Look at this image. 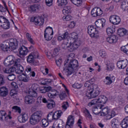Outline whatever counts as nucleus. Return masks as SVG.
<instances>
[{
  "mask_svg": "<svg viewBox=\"0 0 128 128\" xmlns=\"http://www.w3.org/2000/svg\"><path fill=\"white\" fill-rule=\"evenodd\" d=\"M58 94H60L58 92V91L56 90H54L50 91V92L48 94V98H56V96H58Z\"/></svg>",
  "mask_w": 128,
  "mask_h": 128,
  "instance_id": "37",
  "label": "nucleus"
},
{
  "mask_svg": "<svg viewBox=\"0 0 128 128\" xmlns=\"http://www.w3.org/2000/svg\"><path fill=\"white\" fill-rule=\"evenodd\" d=\"M47 120H48V122H52L54 120V114L52 113V112H50L48 116H47Z\"/></svg>",
  "mask_w": 128,
  "mask_h": 128,
  "instance_id": "52",
  "label": "nucleus"
},
{
  "mask_svg": "<svg viewBox=\"0 0 128 128\" xmlns=\"http://www.w3.org/2000/svg\"><path fill=\"white\" fill-rule=\"evenodd\" d=\"M42 128H46V126H48V120L46 118L42 120Z\"/></svg>",
  "mask_w": 128,
  "mask_h": 128,
  "instance_id": "50",
  "label": "nucleus"
},
{
  "mask_svg": "<svg viewBox=\"0 0 128 128\" xmlns=\"http://www.w3.org/2000/svg\"><path fill=\"white\" fill-rule=\"evenodd\" d=\"M99 56L102 58H104V60H107L106 58H108V53L104 50H100L99 51Z\"/></svg>",
  "mask_w": 128,
  "mask_h": 128,
  "instance_id": "42",
  "label": "nucleus"
},
{
  "mask_svg": "<svg viewBox=\"0 0 128 128\" xmlns=\"http://www.w3.org/2000/svg\"><path fill=\"white\" fill-rule=\"evenodd\" d=\"M30 54H32L31 58H32L33 60H34L36 58H38V52H32Z\"/></svg>",
  "mask_w": 128,
  "mask_h": 128,
  "instance_id": "51",
  "label": "nucleus"
},
{
  "mask_svg": "<svg viewBox=\"0 0 128 128\" xmlns=\"http://www.w3.org/2000/svg\"><path fill=\"white\" fill-rule=\"evenodd\" d=\"M114 80H116V77H114V76H107L104 80V82L106 86H110L112 84Z\"/></svg>",
  "mask_w": 128,
  "mask_h": 128,
  "instance_id": "27",
  "label": "nucleus"
},
{
  "mask_svg": "<svg viewBox=\"0 0 128 128\" xmlns=\"http://www.w3.org/2000/svg\"><path fill=\"white\" fill-rule=\"evenodd\" d=\"M46 106L48 110H52L56 108V102L54 100H52L46 104Z\"/></svg>",
  "mask_w": 128,
  "mask_h": 128,
  "instance_id": "34",
  "label": "nucleus"
},
{
  "mask_svg": "<svg viewBox=\"0 0 128 128\" xmlns=\"http://www.w3.org/2000/svg\"><path fill=\"white\" fill-rule=\"evenodd\" d=\"M12 109L13 110H15L16 112H18V114H20L21 112L20 108L18 106H14L12 108Z\"/></svg>",
  "mask_w": 128,
  "mask_h": 128,
  "instance_id": "57",
  "label": "nucleus"
},
{
  "mask_svg": "<svg viewBox=\"0 0 128 128\" xmlns=\"http://www.w3.org/2000/svg\"><path fill=\"white\" fill-rule=\"evenodd\" d=\"M12 118V112L8 111V113L4 110H0V122H8Z\"/></svg>",
  "mask_w": 128,
  "mask_h": 128,
  "instance_id": "8",
  "label": "nucleus"
},
{
  "mask_svg": "<svg viewBox=\"0 0 128 128\" xmlns=\"http://www.w3.org/2000/svg\"><path fill=\"white\" fill-rule=\"evenodd\" d=\"M38 88V84H32L31 88H28L26 90V94H30L34 98H38V92L36 90Z\"/></svg>",
  "mask_w": 128,
  "mask_h": 128,
  "instance_id": "11",
  "label": "nucleus"
},
{
  "mask_svg": "<svg viewBox=\"0 0 128 128\" xmlns=\"http://www.w3.org/2000/svg\"><path fill=\"white\" fill-rule=\"evenodd\" d=\"M83 112L86 118H88V120H92V115L90 114V112L88 111V109L84 108Z\"/></svg>",
  "mask_w": 128,
  "mask_h": 128,
  "instance_id": "43",
  "label": "nucleus"
},
{
  "mask_svg": "<svg viewBox=\"0 0 128 128\" xmlns=\"http://www.w3.org/2000/svg\"><path fill=\"white\" fill-rule=\"evenodd\" d=\"M52 90V87H41L40 88V94H46L47 92H50Z\"/></svg>",
  "mask_w": 128,
  "mask_h": 128,
  "instance_id": "40",
  "label": "nucleus"
},
{
  "mask_svg": "<svg viewBox=\"0 0 128 128\" xmlns=\"http://www.w3.org/2000/svg\"><path fill=\"white\" fill-rule=\"evenodd\" d=\"M8 94V88L6 86H2L0 88V96H6Z\"/></svg>",
  "mask_w": 128,
  "mask_h": 128,
  "instance_id": "29",
  "label": "nucleus"
},
{
  "mask_svg": "<svg viewBox=\"0 0 128 128\" xmlns=\"http://www.w3.org/2000/svg\"><path fill=\"white\" fill-rule=\"evenodd\" d=\"M4 84V76L2 74H0V86Z\"/></svg>",
  "mask_w": 128,
  "mask_h": 128,
  "instance_id": "56",
  "label": "nucleus"
},
{
  "mask_svg": "<svg viewBox=\"0 0 128 128\" xmlns=\"http://www.w3.org/2000/svg\"><path fill=\"white\" fill-rule=\"evenodd\" d=\"M104 64L106 66V70L108 72H112L114 70V64L108 59H104Z\"/></svg>",
  "mask_w": 128,
  "mask_h": 128,
  "instance_id": "16",
  "label": "nucleus"
},
{
  "mask_svg": "<svg viewBox=\"0 0 128 128\" xmlns=\"http://www.w3.org/2000/svg\"><path fill=\"white\" fill-rule=\"evenodd\" d=\"M119 124H120V122H118V120L116 118H113L111 120V126L112 128H118Z\"/></svg>",
  "mask_w": 128,
  "mask_h": 128,
  "instance_id": "35",
  "label": "nucleus"
},
{
  "mask_svg": "<svg viewBox=\"0 0 128 128\" xmlns=\"http://www.w3.org/2000/svg\"><path fill=\"white\" fill-rule=\"evenodd\" d=\"M42 98H43L42 96L38 98L36 102L38 104H42Z\"/></svg>",
  "mask_w": 128,
  "mask_h": 128,
  "instance_id": "63",
  "label": "nucleus"
},
{
  "mask_svg": "<svg viewBox=\"0 0 128 128\" xmlns=\"http://www.w3.org/2000/svg\"><path fill=\"white\" fill-rule=\"evenodd\" d=\"M70 104H68V102H64L62 105V108L63 110H68V108Z\"/></svg>",
  "mask_w": 128,
  "mask_h": 128,
  "instance_id": "47",
  "label": "nucleus"
},
{
  "mask_svg": "<svg viewBox=\"0 0 128 128\" xmlns=\"http://www.w3.org/2000/svg\"><path fill=\"white\" fill-rule=\"evenodd\" d=\"M76 22L72 21L70 22V24L68 25V28H74V26H76Z\"/></svg>",
  "mask_w": 128,
  "mask_h": 128,
  "instance_id": "62",
  "label": "nucleus"
},
{
  "mask_svg": "<svg viewBox=\"0 0 128 128\" xmlns=\"http://www.w3.org/2000/svg\"><path fill=\"white\" fill-rule=\"evenodd\" d=\"M54 36V29L52 27L48 26L44 31V38L46 40L50 42L52 40Z\"/></svg>",
  "mask_w": 128,
  "mask_h": 128,
  "instance_id": "9",
  "label": "nucleus"
},
{
  "mask_svg": "<svg viewBox=\"0 0 128 128\" xmlns=\"http://www.w3.org/2000/svg\"><path fill=\"white\" fill-rule=\"evenodd\" d=\"M9 43V50H14L18 48V40L16 39H10L8 40Z\"/></svg>",
  "mask_w": 128,
  "mask_h": 128,
  "instance_id": "17",
  "label": "nucleus"
},
{
  "mask_svg": "<svg viewBox=\"0 0 128 128\" xmlns=\"http://www.w3.org/2000/svg\"><path fill=\"white\" fill-rule=\"evenodd\" d=\"M93 112L94 114H98L100 116H102L100 114H102V110L99 111L98 110V108L96 107L93 108Z\"/></svg>",
  "mask_w": 128,
  "mask_h": 128,
  "instance_id": "49",
  "label": "nucleus"
},
{
  "mask_svg": "<svg viewBox=\"0 0 128 128\" xmlns=\"http://www.w3.org/2000/svg\"><path fill=\"white\" fill-rule=\"evenodd\" d=\"M104 14L102 10L100 8H94L91 11V14L94 18H96V16H100L102 14Z\"/></svg>",
  "mask_w": 128,
  "mask_h": 128,
  "instance_id": "15",
  "label": "nucleus"
},
{
  "mask_svg": "<svg viewBox=\"0 0 128 128\" xmlns=\"http://www.w3.org/2000/svg\"><path fill=\"white\" fill-rule=\"evenodd\" d=\"M26 38L28 40V42H30V44H34V40L32 38V36L30 35V34L28 33H26Z\"/></svg>",
  "mask_w": 128,
  "mask_h": 128,
  "instance_id": "48",
  "label": "nucleus"
},
{
  "mask_svg": "<svg viewBox=\"0 0 128 128\" xmlns=\"http://www.w3.org/2000/svg\"><path fill=\"white\" fill-rule=\"evenodd\" d=\"M18 94V88H13L10 92V95L11 96H14L15 94Z\"/></svg>",
  "mask_w": 128,
  "mask_h": 128,
  "instance_id": "53",
  "label": "nucleus"
},
{
  "mask_svg": "<svg viewBox=\"0 0 128 128\" xmlns=\"http://www.w3.org/2000/svg\"><path fill=\"white\" fill-rule=\"evenodd\" d=\"M120 50L122 52L126 54H128V44L124 46H122L120 48Z\"/></svg>",
  "mask_w": 128,
  "mask_h": 128,
  "instance_id": "46",
  "label": "nucleus"
},
{
  "mask_svg": "<svg viewBox=\"0 0 128 128\" xmlns=\"http://www.w3.org/2000/svg\"><path fill=\"white\" fill-rule=\"evenodd\" d=\"M56 62L58 66H62V58H60L58 60H56Z\"/></svg>",
  "mask_w": 128,
  "mask_h": 128,
  "instance_id": "64",
  "label": "nucleus"
},
{
  "mask_svg": "<svg viewBox=\"0 0 128 128\" xmlns=\"http://www.w3.org/2000/svg\"><path fill=\"white\" fill-rule=\"evenodd\" d=\"M28 120V115L26 114H23L18 116L19 122H26Z\"/></svg>",
  "mask_w": 128,
  "mask_h": 128,
  "instance_id": "28",
  "label": "nucleus"
},
{
  "mask_svg": "<svg viewBox=\"0 0 128 128\" xmlns=\"http://www.w3.org/2000/svg\"><path fill=\"white\" fill-rule=\"evenodd\" d=\"M57 3L58 4V6L64 8L65 6H66L68 4V0H58Z\"/></svg>",
  "mask_w": 128,
  "mask_h": 128,
  "instance_id": "41",
  "label": "nucleus"
},
{
  "mask_svg": "<svg viewBox=\"0 0 128 128\" xmlns=\"http://www.w3.org/2000/svg\"><path fill=\"white\" fill-rule=\"evenodd\" d=\"M31 22H34L36 26H42L44 22V18L40 16L32 17L30 19Z\"/></svg>",
  "mask_w": 128,
  "mask_h": 128,
  "instance_id": "13",
  "label": "nucleus"
},
{
  "mask_svg": "<svg viewBox=\"0 0 128 128\" xmlns=\"http://www.w3.org/2000/svg\"><path fill=\"white\" fill-rule=\"evenodd\" d=\"M27 62L30 64H32L34 62V59L32 58V54H29L27 58Z\"/></svg>",
  "mask_w": 128,
  "mask_h": 128,
  "instance_id": "58",
  "label": "nucleus"
},
{
  "mask_svg": "<svg viewBox=\"0 0 128 128\" xmlns=\"http://www.w3.org/2000/svg\"><path fill=\"white\" fill-rule=\"evenodd\" d=\"M62 14H65V15L68 14H70L72 12V10L70 9V6H64L62 10Z\"/></svg>",
  "mask_w": 128,
  "mask_h": 128,
  "instance_id": "38",
  "label": "nucleus"
},
{
  "mask_svg": "<svg viewBox=\"0 0 128 128\" xmlns=\"http://www.w3.org/2000/svg\"><path fill=\"white\" fill-rule=\"evenodd\" d=\"M8 80L10 81L14 80H16V76L14 74L9 75L8 76Z\"/></svg>",
  "mask_w": 128,
  "mask_h": 128,
  "instance_id": "61",
  "label": "nucleus"
},
{
  "mask_svg": "<svg viewBox=\"0 0 128 128\" xmlns=\"http://www.w3.org/2000/svg\"><path fill=\"white\" fill-rule=\"evenodd\" d=\"M106 20L104 18L98 19L95 22V26L96 28H104L106 26Z\"/></svg>",
  "mask_w": 128,
  "mask_h": 128,
  "instance_id": "23",
  "label": "nucleus"
},
{
  "mask_svg": "<svg viewBox=\"0 0 128 128\" xmlns=\"http://www.w3.org/2000/svg\"><path fill=\"white\" fill-rule=\"evenodd\" d=\"M128 30L124 28H118L117 30V34L121 38L128 36Z\"/></svg>",
  "mask_w": 128,
  "mask_h": 128,
  "instance_id": "20",
  "label": "nucleus"
},
{
  "mask_svg": "<svg viewBox=\"0 0 128 128\" xmlns=\"http://www.w3.org/2000/svg\"><path fill=\"white\" fill-rule=\"evenodd\" d=\"M88 34L91 38H98L100 37L98 30L92 25L88 26Z\"/></svg>",
  "mask_w": 128,
  "mask_h": 128,
  "instance_id": "10",
  "label": "nucleus"
},
{
  "mask_svg": "<svg viewBox=\"0 0 128 128\" xmlns=\"http://www.w3.org/2000/svg\"><path fill=\"white\" fill-rule=\"evenodd\" d=\"M121 127L126 128L128 126V116L126 117L121 122Z\"/></svg>",
  "mask_w": 128,
  "mask_h": 128,
  "instance_id": "39",
  "label": "nucleus"
},
{
  "mask_svg": "<svg viewBox=\"0 0 128 128\" xmlns=\"http://www.w3.org/2000/svg\"><path fill=\"white\" fill-rule=\"evenodd\" d=\"M74 58V54L71 53L68 55L67 60L65 61L66 68L64 70L66 76H70L78 68V61Z\"/></svg>",
  "mask_w": 128,
  "mask_h": 128,
  "instance_id": "3",
  "label": "nucleus"
},
{
  "mask_svg": "<svg viewBox=\"0 0 128 128\" xmlns=\"http://www.w3.org/2000/svg\"><path fill=\"white\" fill-rule=\"evenodd\" d=\"M34 96H33L30 94L26 96L24 98V102L26 104H32L33 102H34Z\"/></svg>",
  "mask_w": 128,
  "mask_h": 128,
  "instance_id": "26",
  "label": "nucleus"
},
{
  "mask_svg": "<svg viewBox=\"0 0 128 128\" xmlns=\"http://www.w3.org/2000/svg\"><path fill=\"white\" fill-rule=\"evenodd\" d=\"M58 54V50L57 48H55L53 50H48L46 52V56L50 60H52V58H55Z\"/></svg>",
  "mask_w": 128,
  "mask_h": 128,
  "instance_id": "18",
  "label": "nucleus"
},
{
  "mask_svg": "<svg viewBox=\"0 0 128 128\" xmlns=\"http://www.w3.org/2000/svg\"><path fill=\"white\" fill-rule=\"evenodd\" d=\"M106 102H108V97L102 95L99 96L98 98L92 100L88 104V106L90 107L92 106H96V104L98 106L100 104L102 106H103L102 104H105Z\"/></svg>",
  "mask_w": 128,
  "mask_h": 128,
  "instance_id": "6",
  "label": "nucleus"
},
{
  "mask_svg": "<svg viewBox=\"0 0 128 128\" xmlns=\"http://www.w3.org/2000/svg\"><path fill=\"white\" fill-rule=\"evenodd\" d=\"M0 26L4 30H8L10 28V21L2 16H0Z\"/></svg>",
  "mask_w": 128,
  "mask_h": 128,
  "instance_id": "12",
  "label": "nucleus"
},
{
  "mask_svg": "<svg viewBox=\"0 0 128 128\" xmlns=\"http://www.w3.org/2000/svg\"><path fill=\"white\" fill-rule=\"evenodd\" d=\"M82 86V84L78 82H76L72 85V88H80Z\"/></svg>",
  "mask_w": 128,
  "mask_h": 128,
  "instance_id": "54",
  "label": "nucleus"
},
{
  "mask_svg": "<svg viewBox=\"0 0 128 128\" xmlns=\"http://www.w3.org/2000/svg\"><path fill=\"white\" fill-rule=\"evenodd\" d=\"M118 40V36L116 35H112L106 38L107 42L111 44H116V42H117Z\"/></svg>",
  "mask_w": 128,
  "mask_h": 128,
  "instance_id": "22",
  "label": "nucleus"
},
{
  "mask_svg": "<svg viewBox=\"0 0 128 128\" xmlns=\"http://www.w3.org/2000/svg\"><path fill=\"white\" fill-rule=\"evenodd\" d=\"M0 48L3 50V52H8V50H10V43L8 40L0 44Z\"/></svg>",
  "mask_w": 128,
  "mask_h": 128,
  "instance_id": "25",
  "label": "nucleus"
},
{
  "mask_svg": "<svg viewBox=\"0 0 128 128\" xmlns=\"http://www.w3.org/2000/svg\"><path fill=\"white\" fill-rule=\"evenodd\" d=\"M72 17L70 15H68L66 16L63 17V20L64 22H68L70 20H72Z\"/></svg>",
  "mask_w": 128,
  "mask_h": 128,
  "instance_id": "55",
  "label": "nucleus"
},
{
  "mask_svg": "<svg viewBox=\"0 0 128 128\" xmlns=\"http://www.w3.org/2000/svg\"><path fill=\"white\" fill-rule=\"evenodd\" d=\"M100 110H102L100 114L101 116H104L106 120H108L112 118L114 116H116V112L114 110H110L108 108V106L104 108V106L101 105V106L99 108Z\"/></svg>",
  "mask_w": 128,
  "mask_h": 128,
  "instance_id": "5",
  "label": "nucleus"
},
{
  "mask_svg": "<svg viewBox=\"0 0 128 128\" xmlns=\"http://www.w3.org/2000/svg\"><path fill=\"white\" fill-rule=\"evenodd\" d=\"M74 124V117L72 115H70L67 118L66 128H72Z\"/></svg>",
  "mask_w": 128,
  "mask_h": 128,
  "instance_id": "19",
  "label": "nucleus"
},
{
  "mask_svg": "<svg viewBox=\"0 0 128 128\" xmlns=\"http://www.w3.org/2000/svg\"><path fill=\"white\" fill-rule=\"evenodd\" d=\"M70 2L76 6H80L82 4V0H70Z\"/></svg>",
  "mask_w": 128,
  "mask_h": 128,
  "instance_id": "44",
  "label": "nucleus"
},
{
  "mask_svg": "<svg viewBox=\"0 0 128 128\" xmlns=\"http://www.w3.org/2000/svg\"><path fill=\"white\" fill-rule=\"evenodd\" d=\"M52 2H54V0H46V4L48 6H52Z\"/></svg>",
  "mask_w": 128,
  "mask_h": 128,
  "instance_id": "60",
  "label": "nucleus"
},
{
  "mask_svg": "<svg viewBox=\"0 0 128 128\" xmlns=\"http://www.w3.org/2000/svg\"><path fill=\"white\" fill-rule=\"evenodd\" d=\"M18 78L19 80L22 82H28L30 80V77H28L26 74L20 75L18 76Z\"/></svg>",
  "mask_w": 128,
  "mask_h": 128,
  "instance_id": "33",
  "label": "nucleus"
},
{
  "mask_svg": "<svg viewBox=\"0 0 128 128\" xmlns=\"http://www.w3.org/2000/svg\"><path fill=\"white\" fill-rule=\"evenodd\" d=\"M38 10H40V6L38 4L32 5L28 8V10L30 12H36Z\"/></svg>",
  "mask_w": 128,
  "mask_h": 128,
  "instance_id": "31",
  "label": "nucleus"
},
{
  "mask_svg": "<svg viewBox=\"0 0 128 128\" xmlns=\"http://www.w3.org/2000/svg\"><path fill=\"white\" fill-rule=\"evenodd\" d=\"M62 36L64 40L62 44V48L68 50L70 52H72L80 46L81 42L78 40V33L73 32L69 34L68 32H66L62 34Z\"/></svg>",
  "mask_w": 128,
  "mask_h": 128,
  "instance_id": "1",
  "label": "nucleus"
},
{
  "mask_svg": "<svg viewBox=\"0 0 128 128\" xmlns=\"http://www.w3.org/2000/svg\"><path fill=\"white\" fill-rule=\"evenodd\" d=\"M128 61L127 59L120 60L117 62V66L118 68H124L128 66Z\"/></svg>",
  "mask_w": 128,
  "mask_h": 128,
  "instance_id": "21",
  "label": "nucleus"
},
{
  "mask_svg": "<svg viewBox=\"0 0 128 128\" xmlns=\"http://www.w3.org/2000/svg\"><path fill=\"white\" fill-rule=\"evenodd\" d=\"M90 81H86L84 84V86L88 88L85 92V96L89 99L94 98L100 94V90L98 88H96V85L92 84Z\"/></svg>",
  "mask_w": 128,
  "mask_h": 128,
  "instance_id": "4",
  "label": "nucleus"
},
{
  "mask_svg": "<svg viewBox=\"0 0 128 128\" xmlns=\"http://www.w3.org/2000/svg\"><path fill=\"white\" fill-rule=\"evenodd\" d=\"M44 70H42V72L44 76H46V74H48V68L46 67L44 68Z\"/></svg>",
  "mask_w": 128,
  "mask_h": 128,
  "instance_id": "59",
  "label": "nucleus"
},
{
  "mask_svg": "<svg viewBox=\"0 0 128 128\" xmlns=\"http://www.w3.org/2000/svg\"><path fill=\"white\" fill-rule=\"evenodd\" d=\"M40 80L41 82V84H42L43 86L48 84L52 82L50 79H44V78L40 79Z\"/></svg>",
  "mask_w": 128,
  "mask_h": 128,
  "instance_id": "45",
  "label": "nucleus"
},
{
  "mask_svg": "<svg viewBox=\"0 0 128 128\" xmlns=\"http://www.w3.org/2000/svg\"><path fill=\"white\" fill-rule=\"evenodd\" d=\"M42 114V111H37L34 112L30 116V122L32 126H36L40 122V116Z\"/></svg>",
  "mask_w": 128,
  "mask_h": 128,
  "instance_id": "7",
  "label": "nucleus"
},
{
  "mask_svg": "<svg viewBox=\"0 0 128 128\" xmlns=\"http://www.w3.org/2000/svg\"><path fill=\"white\" fill-rule=\"evenodd\" d=\"M18 52L20 56H27L28 54V49L24 46H22L20 48Z\"/></svg>",
  "mask_w": 128,
  "mask_h": 128,
  "instance_id": "24",
  "label": "nucleus"
},
{
  "mask_svg": "<svg viewBox=\"0 0 128 128\" xmlns=\"http://www.w3.org/2000/svg\"><path fill=\"white\" fill-rule=\"evenodd\" d=\"M109 20L111 24L116 26L120 24V18L116 15H112L109 18Z\"/></svg>",
  "mask_w": 128,
  "mask_h": 128,
  "instance_id": "14",
  "label": "nucleus"
},
{
  "mask_svg": "<svg viewBox=\"0 0 128 128\" xmlns=\"http://www.w3.org/2000/svg\"><path fill=\"white\" fill-rule=\"evenodd\" d=\"M106 32L108 36H110L116 32V27L114 26H110L106 28Z\"/></svg>",
  "mask_w": 128,
  "mask_h": 128,
  "instance_id": "30",
  "label": "nucleus"
},
{
  "mask_svg": "<svg viewBox=\"0 0 128 128\" xmlns=\"http://www.w3.org/2000/svg\"><path fill=\"white\" fill-rule=\"evenodd\" d=\"M20 59H16V57L12 55L8 56L4 61V66H12V64L14 66L10 68H6L4 70V72L6 74L16 72L18 74L22 73V72H24V67L20 64Z\"/></svg>",
  "mask_w": 128,
  "mask_h": 128,
  "instance_id": "2",
  "label": "nucleus"
},
{
  "mask_svg": "<svg viewBox=\"0 0 128 128\" xmlns=\"http://www.w3.org/2000/svg\"><path fill=\"white\" fill-rule=\"evenodd\" d=\"M62 116V112L60 110H56L53 113L54 120H58V118H60Z\"/></svg>",
  "mask_w": 128,
  "mask_h": 128,
  "instance_id": "32",
  "label": "nucleus"
},
{
  "mask_svg": "<svg viewBox=\"0 0 128 128\" xmlns=\"http://www.w3.org/2000/svg\"><path fill=\"white\" fill-rule=\"evenodd\" d=\"M120 8L124 11L128 10V0H124L122 1L121 3Z\"/></svg>",
  "mask_w": 128,
  "mask_h": 128,
  "instance_id": "36",
  "label": "nucleus"
}]
</instances>
